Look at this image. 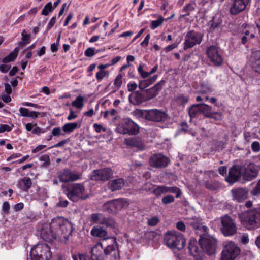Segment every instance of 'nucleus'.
Here are the masks:
<instances>
[{
  "instance_id": "nucleus-64",
  "label": "nucleus",
  "mask_w": 260,
  "mask_h": 260,
  "mask_svg": "<svg viewBox=\"0 0 260 260\" xmlns=\"http://www.w3.org/2000/svg\"><path fill=\"white\" fill-rule=\"evenodd\" d=\"M40 114V113L37 111H30L28 117L32 118L34 119H36L38 116Z\"/></svg>"
},
{
  "instance_id": "nucleus-26",
  "label": "nucleus",
  "mask_w": 260,
  "mask_h": 260,
  "mask_svg": "<svg viewBox=\"0 0 260 260\" xmlns=\"http://www.w3.org/2000/svg\"><path fill=\"white\" fill-rule=\"evenodd\" d=\"M31 185L32 182L30 178L29 177H24L20 179L18 181V187L25 191H27L31 187Z\"/></svg>"
},
{
  "instance_id": "nucleus-32",
  "label": "nucleus",
  "mask_w": 260,
  "mask_h": 260,
  "mask_svg": "<svg viewBox=\"0 0 260 260\" xmlns=\"http://www.w3.org/2000/svg\"><path fill=\"white\" fill-rule=\"evenodd\" d=\"M133 115L138 119H148V110L136 109L133 112Z\"/></svg>"
},
{
  "instance_id": "nucleus-35",
  "label": "nucleus",
  "mask_w": 260,
  "mask_h": 260,
  "mask_svg": "<svg viewBox=\"0 0 260 260\" xmlns=\"http://www.w3.org/2000/svg\"><path fill=\"white\" fill-rule=\"evenodd\" d=\"M200 105L201 113L203 114L206 117L212 116L213 112L211 107L205 104Z\"/></svg>"
},
{
  "instance_id": "nucleus-58",
  "label": "nucleus",
  "mask_w": 260,
  "mask_h": 260,
  "mask_svg": "<svg viewBox=\"0 0 260 260\" xmlns=\"http://www.w3.org/2000/svg\"><path fill=\"white\" fill-rule=\"evenodd\" d=\"M22 40L23 41L25 42L26 43H29V40L30 39V36L29 34H27L25 30H24L22 32Z\"/></svg>"
},
{
  "instance_id": "nucleus-51",
  "label": "nucleus",
  "mask_w": 260,
  "mask_h": 260,
  "mask_svg": "<svg viewBox=\"0 0 260 260\" xmlns=\"http://www.w3.org/2000/svg\"><path fill=\"white\" fill-rule=\"evenodd\" d=\"M19 111L20 112V115L21 116L28 117L29 113L30 112L28 109L21 107L19 108Z\"/></svg>"
},
{
  "instance_id": "nucleus-57",
  "label": "nucleus",
  "mask_w": 260,
  "mask_h": 260,
  "mask_svg": "<svg viewBox=\"0 0 260 260\" xmlns=\"http://www.w3.org/2000/svg\"><path fill=\"white\" fill-rule=\"evenodd\" d=\"M95 54L94 49L93 48H88L85 51V55L88 57H91Z\"/></svg>"
},
{
  "instance_id": "nucleus-36",
  "label": "nucleus",
  "mask_w": 260,
  "mask_h": 260,
  "mask_svg": "<svg viewBox=\"0 0 260 260\" xmlns=\"http://www.w3.org/2000/svg\"><path fill=\"white\" fill-rule=\"evenodd\" d=\"M212 91L211 85L208 83H202L198 91L201 93H207Z\"/></svg>"
},
{
  "instance_id": "nucleus-47",
  "label": "nucleus",
  "mask_w": 260,
  "mask_h": 260,
  "mask_svg": "<svg viewBox=\"0 0 260 260\" xmlns=\"http://www.w3.org/2000/svg\"><path fill=\"white\" fill-rule=\"evenodd\" d=\"M162 203L164 204H168L174 201V198L172 195H167L164 197L162 199Z\"/></svg>"
},
{
  "instance_id": "nucleus-44",
  "label": "nucleus",
  "mask_w": 260,
  "mask_h": 260,
  "mask_svg": "<svg viewBox=\"0 0 260 260\" xmlns=\"http://www.w3.org/2000/svg\"><path fill=\"white\" fill-rule=\"evenodd\" d=\"M167 193H176V197L178 198L181 194V190L177 187L167 186Z\"/></svg>"
},
{
  "instance_id": "nucleus-34",
  "label": "nucleus",
  "mask_w": 260,
  "mask_h": 260,
  "mask_svg": "<svg viewBox=\"0 0 260 260\" xmlns=\"http://www.w3.org/2000/svg\"><path fill=\"white\" fill-rule=\"evenodd\" d=\"M80 127V124H79L77 122L67 123L62 126V130L66 133H71Z\"/></svg>"
},
{
  "instance_id": "nucleus-15",
  "label": "nucleus",
  "mask_w": 260,
  "mask_h": 260,
  "mask_svg": "<svg viewBox=\"0 0 260 260\" xmlns=\"http://www.w3.org/2000/svg\"><path fill=\"white\" fill-rule=\"evenodd\" d=\"M251 0H233L230 9V12L233 15H236L243 12L250 4Z\"/></svg>"
},
{
  "instance_id": "nucleus-61",
  "label": "nucleus",
  "mask_w": 260,
  "mask_h": 260,
  "mask_svg": "<svg viewBox=\"0 0 260 260\" xmlns=\"http://www.w3.org/2000/svg\"><path fill=\"white\" fill-rule=\"evenodd\" d=\"M253 29V27H251L249 28L248 30H246L244 32V36H249V38H253L255 36L254 34L252 33V29Z\"/></svg>"
},
{
  "instance_id": "nucleus-13",
  "label": "nucleus",
  "mask_w": 260,
  "mask_h": 260,
  "mask_svg": "<svg viewBox=\"0 0 260 260\" xmlns=\"http://www.w3.org/2000/svg\"><path fill=\"white\" fill-rule=\"evenodd\" d=\"M170 162L169 158L161 154H155L152 155L149 160L151 166L155 168H165Z\"/></svg>"
},
{
  "instance_id": "nucleus-38",
  "label": "nucleus",
  "mask_w": 260,
  "mask_h": 260,
  "mask_svg": "<svg viewBox=\"0 0 260 260\" xmlns=\"http://www.w3.org/2000/svg\"><path fill=\"white\" fill-rule=\"evenodd\" d=\"M196 4L195 2H191L186 4L183 8L182 11L186 13L185 16H188L191 11H193L195 9Z\"/></svg>"
},
{
  "instance_id": "nucleus-10",
  "label": "nucleus",
  "mask_w": 260,
  "mask_h": 260,
  "mask_svg": "<svg viewBox=\"0 0 260 260\" xmlns=\"http://www.w3.org/2000/svg\"><path fill=\"white\" fill-rule=\"evenodd\" d=\"M221 231L224 236H231L237 232V227L232 218L228 215L221 217Z\"/></svg>"
},
{
  "instance_id": "nucleus-54",
  "label": "nucleus",
  "mask_w": 260,
  "mask_h": 260,
  "mask_svg": "<svg viewBox=\"0 0 260 260\" xmlns=\"http://www.w3.org/2000/svg\"><path fill=\"white\" fill-rule=\"evenodd\" d=\"M13 125L10 126L7 124H2L0 125V133H4L5 131L10 132L12 130Z\"/></svg>"
},
{
  "instance_id": "nucleus-6",
  "label": "nucleus",
  "mask_w": 260,
  "mask_h": 260,
  "mask_svg": "<svg viewBox=\"0 0 260 260\" xmlns=\"http://www.w3.org/2000/svg\"><path fill=\"white\" fill-rule=\"evenodd\" d=\"M199 244L205 252L209 255H211L215 252L217 240L214 237L211 235L204 234L200 236Z\"/></svg>"
},
{
  "instance_id": "nucleus-33",
  "label": "nucleus",
  "mask_w": 260,
  "mask_h": 260,
  "mask_svg": "<svg viewBox=\"0 0 260 260\" xmlns=\"http://www.w3.org/2000/svg\"><path fill=\"white\" fill-rule=\"evenodd\" d=\"M19 51V47H16L15 48V49L13 50V51L11 52L8 56H7L3 58V61H2L3 62L6 63H8L9 62L14 61L16 58V57L18 55Z\"/></svg>"
},
{
  "instance_id": "nucleus-63",
  "label": "nucleus",
  "mask_w": 260,
  "mask_h": 260,
  "mask_svg": "<svg viewBox=\"0 0 260 260\" xmlns=\"http://www.w3.org/2000/svg\"><path fill=\"white\" fill-rule=\"evenodd\" d=\"M46 147V145H39L37 146L35 148L33 149L32 150V152L33 153H36L40 151H41L42 149L45 148Z\"/></svg>"
},
{
  "instance_id": "nucleus-20",
  "label": "nucleus",
  "mask_w": 260,
  "mask_h": 260,
  "mask_svg": "<svg viewBox=\"0 0 260 260\" xmlns=\"http://www.w3.org/2000/svg\"><path fill=\"white\" fill-rule=\"evenodd\" d=\"M242 175V168L238 166H233L229 170V176L226 178V181L232 184L238 181Z\"/></svg>"
},
{
  "instance_id": "nucleus-49",
  "label": "nucleus",
  "mask_w": 260,
  "mask_h": 260,
  "mask_svg": "<svg viewBox=\"0 0 260 260\" xmlns=\"http://www.w3.org/2000/svg\"><path fill=\"white\" fill-rule=\"evenodd\" d=\"M122 76L119 74L115 78L114 81V85L117 88H119L122 83Z\"/></svg>"
},
{
  "instance_id": "nucleus-12",
  "label": "nucleus",
  "mask_w": 260,
  "mask_h": 260,
  "mask_svg": "<svg viewBox=\"0 0 260 260\" xmlns=\"http://www.w3.org/2000/svg\"><path fill=\"white\" fill-rule=\"evenodd\" d=\"M257 170L254 163L249 162L242 168V176L246 181L254 179L257 175Z\"/></svg>"
},
{
  "instance_id": "nucleus-18",
  "label": "nucleus",
  "mask_w": 260,
  "mask_h": 260,
  "mask_svg": "<svg viewBox=\"0 0 260 260\" xmlns=\"http://www.w3.org/2000/svg\"><path fill=\"white\" fill-rule=\"evenodd\" d=\"M167 115L165 113L157 109H151L148 110V120L161 122L167 119Z\"/></svg>"
},
{
  "instance_id": "nucleus-40",
  "label": "nucleus",
  "mask_w": 260,
  "mask_h": 260,
  "mask_svg": "<svg viewBox=\"0 0 260 260\" xmlns=\"http://www.w3.org/2000/svg\"><path fill=\"white\" fill-rule=\"evenodd\" d=\"M153 193L156 196L167 193V186L165 185L158 186L153 190Z\"/></svg>"
},
{
  "instance_id": "nucleus-50",
  "label": "nucleus",
  "mask_w": 260,
  "mask_h": 260,
  "mask_svg": "<svg viewBox=\"0 0 260 260\" xmlns=\"http://www.w3.org/2000/svg\"><path fill=\"white\" fill-rule=\"evenodd\" d=\"M251 194L253 196L260 194V180L258 181L256 186L251 190Z\"/></svg>"
},
{
  "instance_id": "nucleus-3",
  "label": "nucleus",
  "mask_w": 260,
  "mask_h": 260,
  "mask_svg": "<svg viewBox=\"0 0 260 260\" xmlns=\"http://www.w3.org/2000/svg\"><path fill=\"white\" fill-rule=\"evenodd\" d=\"M241 224L247 229L255 230L260 227V210L256 209L248 210L239 214Z\"/></svg>"
},
{
  "instance_id": "nucleus-14",
  "label": "nucleus",
  "mask_w": 260,
  "mask_h": 260,
  "mask_svg": "<svg viewBox=\"0 0 260 260\" xmlns=\"http://www.w3.org/2000/svg\"><path fill=\"white\" fill-rule=\"evenodd\" d=\"M113 171L109 168H104L93 171L91 176V179L95 181H106L112 177Z\"/></svg>"
},
{
  "instance_id": "nucleus-29",
  "label": "nucleus",
  "mask_w": 260,
  "mask_h": 260,
  "mask_svg": "<svg viewBox=\"0 0 260 260\" xmlns=\"http://www.w3.org/2000/svg\"><path fill=\"white\" fill-rule=\"evenodd\" d=\"M92 236L105 239L107 235V232L103 228L99 226L93 227L90 232Z\"/></svg>"
},
{
  "instance_id": "nucleus-22",
  "label": "nucleus",
  "mask_w": 260,
  "mask_h": 260,
  "mask_svg": "<svg viewBox=\"0 0 260 260\" xmlns=\"http://www.w3.org/2000/svg\"><path fill=\"white\" fill-rule=\"evenodd\" d=\"M124 142L127 145L136 147L140 150H143L145 149L143 142L139 137H132L126 139Z\"/></svg>"
},
{
  "instance_id": "nucleus-27",
  "label": "nucleus",
  "mask_w": 260,
  "mask_h": 260,
  "mask_svg": "<svg viewBox=\"0 0 260 260\" xmlns=\"http://www.w3.org/2000/svg\"><path fill=\"white\" fill-rule=\"evenodd\" d=\"M198 242L194 239H191L189 243L188 248L190 254L193 256L199 255L201 251L200 248L198 247Z\"/></svg>"
},
{
  "instance_id": "nucleus-31",
  "label": "nucleus",
  "mask_w": 260,
  "mask_h": 260,
  "mask_svg": "<svg viewBox=\"0 0 260 260\" xmlns=\"http://www.w3.org/2000/svg\"><path fill=\"white\" fill-rule=\"evenodd\" d=\"M124 185V181L123 179H115L111 182L110 184V188L112 191H115L121 189Z\"/></svg>"
},
{
  "instance_id": "nucleus-43",
  "label": "nucleus",
  "mask_w": 260,
  "mask_h": 260,
  "mask_svg": "<svg viewBox=\"0 0 260 260\" xmlns=\"http://www.w3.org/2000/svg\"><path fill=\"white\" fill-rule=\"evenodd\" d=\"M159 218L157 216H152L147 219V224L149 226H155L159 222Z\"/></svg>"
},
{
  "instance_id": "nucleus-9",
  "label": "nucleus",
  "mask_w": 260,
  "mask_h": 260,
  "mask_svg": "<svg viewBox=\"0 0 260 260\" xmlns=\"http://www.w3.org/2000/svg\"><path fill=\"white\" fill-rule=\"evenodd\" d=\"M128 206L126 199H118L107 202L103 205V209L109 213H115L123 208Z\"/></svg>"
},
{
  "instance_id": "nucleus-45",
  "label": "nucleus",
  "mask_w": 260,
  "mask_h": 260,
  "mask_svg": "<svg viewBox=\"0 0 260 260\" xmlns=\"http://www.w3.org/2000/svg\"><path fill=\"white\" fill-rule=\"evenodd\" d=\"M139 131V126L136 123L132 121V123L131 124V126H129V133H128V134L135 135L137 134Z\"/></svg>"
},
{
  "instance_id": "nucleus-52",
  "label": "nucleus",
  "mask_w": 260,
  "mask_h": 260,
  "mask_svg": "<svg viewBox=\"0 0 260 260\" xmlns=\"http://www.w3.org/2000/svg\"><path fill=\"white\" fill-rule=\"evenodd\" d=\"M251 149L254 152H259L260 151V143L258 141L253 142L251 144Z\"/></svg>"
},
{
  "instance_id": "nucleus-5",
  "label": "nucleus",
  "mask_w": 260,
  "mask_h": 260,
  "mask_svg": "<svg viewBox=\"0 0 260 260\" xmlns=\"http://www.w3.org/2000/svg\"><path fill=\"white\" fill-rule=\"evenodd\" d=\"M31 260H48L52 255L50 247L44 243H38L31 248Z\"/></svg>"
},
{
  "instance_id": "nucleus-2",
  "label": "nucleus",
  "mask_w": 260,
  "mask_h": 260,
  "mask_svg": "<svg viewBox=\"0 0 260 260\" xmlns=\"http://www.w3.org/2000/svg\"><path fill=\"white\" fill-rule=\"evenodd\" d=\"M92 260H119L118 250L114 244L103 247L102 243H98L94 245L91 251Z\"/></svg>"
},
{
  "instance_id": "nucleus-4",
  "label": "nucleus",
  "mask_w": 260,
  "mask_h": 260,
  "mask_svg": "<svg viewBox=\"0 0 260 260\" xmlns=\"http://www.w3.org/2000/svg\"><path fill=\"white\" fill-rule=\"evenodd\" d=\"M165 241L170 248L182 249L185 245V240L182 234L176 231H169L165 234Z\"/></svg>"
},
{
  "instance_id": "nucleus-19",
  "label": "nucleus",
  "mask_w": 260,
  "mask_h": 260,
  "mask_svg": "<svg viewBox=\"0 0 260 260\" xmlns=\"http://www.w3.org/2000/svg\"><path fill=\"white\" fill-rule=\"evenodd\" d=\"M91 221L105 225L107 227H112L115 225V222L111 219L104 217L101 214H93L91 216Z\"/></svg>"
},
{
  "instance_id": "nucleus-37",
  "label": "nucleus",
  "mask_w": 260,
  "mask_h": 260,
  "mask_svg": "<svg viewBox=\"0 0 260 260\" xmlns=\"http://www.w3.org/2000/svg\"><path fill=\"white\" fill-rule=\"evenodd\" d=\"M200 113L201 110L200 104L193 105L188 109V114L191 117Z\"/></svg>"
},
{
  "instance_id": "nucleus-41",
  "label": "nucleus",
  "mask_w": 260,
  "mask_h": 260,
  "mask_svg": "<svg viewBox=\"0 0 260 260\" xmlns=\"http://www.w3.org/2000/svg\"><path fill=\"white\" fill-rule=\"evenodd\" d=\"M188 101V96L183 94L178 95L176 99L177 104L179 105H184L187 103Z\"/></svg>"
},
{
  "instance_id": "nucleus-7",
  "label": "nucleus",
  "mask_w": 260,
  "mask_h": 260,
  "mask_svg": "<svg viewBox=\"0 0 260 260\" xmlns=\"http://www.w3.org/2000/svg\"><path fill=\"white\" fill-rule=\"evenodd\" d=\"M240 253L239 247L234 242H227L221 252L220 260H235Z\"/></svg>"
},
{
  "instance_id": "nucleus-46",
  "label": "nucleus",
  "mask_w": 260,
  "mask_h": 260,
  "mask_svg": "<svg viewBox=\"0 0 260 260\" xmlns=\"http://www.w3.org/2000/svg\"><path fill=\"white\" fill-rule=\"evenodd\" d=\"M52 4L51 2L48 3L44 7L42 11V14L47 15L50 12L52 11Z\"/></svg>"
},
{
  "instance_id": "nucleus-17",
  "label": "nucleus",
  "mask_w": 260,
  "mask_h": 260,
  "mask_svg": "<svg viewBox=\"0 0 260 260\" xmlns=\"http://www.w3.org/2000/svg\"><path fill=\"white\" fill-rule=\"evenodd\" d=\"M58 178L60 182H68L80 179L81 175L79 174L72 172L68 169H64L59 172Z\"/></svg>"
},
{
  "instance_id": "nucleus-48",
  "label": "nucleus",
  "mask_w": 260,
  "mask_h": 260,
  "mask_svg": "<svg viewBox=\"0 0 260 260\" xmlns=\"http://www.w3.org/2000/svg\"><path fill=\"white\" fill-rule=\"evenodd\" d=\"M144 66V64H140L138 68V71L142 78H146L148 77V74L147 72L143 71V68Z\"/></svg>"
},
{
  "instance_id": "nucleus-62",
  "label": "nucleus",
  "mask_w": 260,
  "mask_h": 260,
  "mask_svg": "<svg viewBox=\"0 0 260 260\" xmlns=\"http://www.w3.org/2000/svg\"><path fill=\"white\" fill-rule=\"evenodd\" d=\"M10 209V205L7 201H5L2 206V210L3 211L6 213H8L9 212V210Z\"/></svg>"
},
{
  "instance_id": "nucleus-25",
  "label": "nucleus",
  "mask_w": 260,
  "mask_h": 260,
  "mask_svg": "<svg viewBox=\"0 0 260 260\" xmlns=\"http://www.w3.org/2000/svg\"><path fill=\"white\" fill-rule=\"evenodd\" d=\"M252 62L254 71L260 74V50L253 52Z\"/></svg>"
},
{
  "instance_id": "nucleus-1",
  "label": "nucleus",
  "mask_w": 260,
  "mask_h": 260,
  "mask_svg": "<svg viewBox=\"0 0 260 260\" xmlns=\"http://www.w3.org/2000/svg\"><path fill=\"white\" fill-rule=\"evenodd\" d=\"M72 231L71 222L62 217H57L52 219L50 224L43 225L40 235L44 240L49 241L61 236L67 239Z\"/></svg>"
},
{
  "instance_id": "nucleus-53",
  "label": "nucleus",
  "mask_w": 260,
  "mask_h": 260,
  "mask_svg": "<svg viewBox=\"0 0 260 260\" xmlns=\"http://www.w3.org/2000/svg\"><path fill=\"white\" fill-rule=\"evenodd\" d=\"M163 19L153 21L151 23V28L154 29L158 27L162 23Z\"/></svg>"
},
{
  "instance_id": "nucleus-55",
  "label": "nucleus",
  "mask_w": 260,
  "mask_h": 260,
  "mask_svg": "<svg viewBox=\"0 0 260 260\" xmlns=\"http://www.w3.org/2000/svg\"><path fill=\"white\" fill-rule=\"evenodd\" d=\"M74 259V260H92L91 257H90L89 256L83 254L75 256Z\"/></svg>"
},
{
  "instance_id": "nucleus-21",
  "label": "nucleus",
  "mask_w": 260,
  "mask_h": 260,
  "mask_svg": "<svg viewBox=\"0 0 260 260\" xmlns=\"http://www.w3.org/2000/svg\"><path fill=\"white\" fill-rule=\"evenodd\" d=\"M231 193L233 200L241 202L247 198L248 191L242 188H234L231 190Z\"/></svg>"
},
{
  "instance_id": "nucleus-39",
  "label": "nucleus",
  "mask_w": 260,
  "mask_h": 260,
  "mask_svg": "<svg viewBox=\"0 0 260 260\" xmlns=\"http://www.w3.org/2000/svg\"><path fill=\"white\" fill-rule=\"evenodd\" d=\"M73 106L77 109H81L84 106V98L82 96H77L76 99L72 102Z\"/></svg>"
},
{
  "instance_id": "nucleus-59",
  "label": "nucleus",
  "mask_w": 260,
  "mask_h": 260,
  "mask_svg": "<svg viewBox=\"0 0 260 260\" xmlns=\"http://www.w3.org/2000/svg\"><path fill=\"white\" fill-rule=\"evenodd\" d=\"M77 115L73 111L72 109H70V113L67 117V119L69 121L75 119L77 117Z\"/></svg>"
},
{
  "instance_id": "nucleus-8",
  "label": "nucleus",
  "mask_w": 260,
  "mask_h": 260,
  "mask_svg": "<svg viewBox=\"0 0 260 260\" xmlns=\"http://www.w3.org/2000/svg\"><path fill=\"white\" fill-rule=\"evenodd\" d=\"M68 197L74 202L85 200L88 196L85 193L84 186L80 183H74L68 189Z\"/></svg>"
},
{
  "instance_id": "nucleus-28",
  "label": "nucleus",
  "mask_w": 260,
  "mask_h": 260,
  "mask_svg": "<svg viewBox=\"0 0 260 260\" xmlns=\"http://www.w3.org/2000/svg\"><path fill=\"white\" fill-rule=\"evenodd\" d=\"M129 100L130 102L134 105H139L144 100L142 95L138 91L131 94L129 96Z\"/></svg>"
},
{
  "instance_id": "nucleus-16",
  "label": "nucleus",
  "mask_w": 260,
  "mask_h": 260,
  "mask_svg": "<svg viewBox=\"0 0 260 260\" xmlns=\"http://www.w3.org/2000/svg\"><path fill=\"white\" fill-rule=\"evenodd\" d=\"M207 55L210 61L216 66H220L223 62V58L216 46H212L207 50Z\"/></svg>"
},
{
  "instance_id": "nucleus-30",
  "label": "nucleus",
  "mask_w": 260,
  "mask_h": 260,
  "mask_svg": "<svg viewBox=\"0 0 260 260\" xmlns=\"http://www.w3.org/2000/svg\"><path fill=\"white\" fill-rule=\"evenodd\" d=\"M157 75H154L147 79L140 80L139 82V88L143 90L152 84L157 79Z\"/></svg>"
},
{
  "instance_id": "nucleus-24",
  "label": "nucleus",
  "mask_w": 260,
  "mask_h": 260,
  "mask_svg": "<svg viewBox=\"0 0 260 260\" xmlns=\"http://www.w3.org/2000/svg\"><path fill=\"white\" fill-rule=\"evenodd\" d=\"M165 82L160 81L158 82L154 86L147 90V96L149 99H152L156 96L159 91L162 88Z\"/></svg>"
},
{
  "instance_id": "nucleus-42",
  "label": "nucleus",
  "mask_w": 260,
  "mask_h": 260,
  "mask_svg": "<svg viewBox=\"0 0 260 260\" xmlns=\"http://www.w3.org/2000/svg\"><path fill=\"white\" fill-rule=\"evenodd\" d=\"M108 76V72L106 71H99L95 75V78L98 82L101 81L104 78Z\"/></svg>"
},
{
  "instance_id": "nucleus-11",
  "label": "nucleus",
  "mask_w": 260,
  "mask_h": 260,
  "mask_svg": "<svg viewBox=\"0 0 260 260\" xmlns=\"http://www.w3.org/2000/svg\"><path fill=\"white\" fill-rule=\"evenodd\" d=\"M202 40V36L201 34L191 31L188 32L185 37V41L183 43L184 50L192 48L196 44H199Z\"/></svg>"
},
{
  "instance_id": "nucleus-23",
  "label": "nucleus",
  "mask_w": 260,
  "mask_h": 260,
  "mask_svg": "<svg viewBox=\"0 0 260 260\" xmlns=\"http://www.w3.org/2000/svg\"><path fill=\"white\" fill-rule=\"evenodd\" d=\"M132 121L130 119L127 118L122 120L117 126V131L120 134H128Z\"/></svg>"
},
{
  "instance_id": "nucleus-56",
  "label": "nucleus",
  "mask_w": 260,
  "mask_h": 260,
  "mask_svg": "<svg viewBox=\"0 0 260 260\" xmlns=\"http://www.w3.org/2000/svg\"><path fill=\"white\" fill-rule=\"evenodd\" d=\"M45 131L37 126V123L36 124L35 126H34V129L32 131V133L34 134H36L37 135H40L41 134L44 133Z\"/></svg>"
},
{
  "instance_id": "nucleus-60",
  "label": "nucleus",
  "mask_w": 260,
  "mask_h": 260,
  "mask_svg": "<svg viewBox=\"0 0 260 260\" xmlns=\"http://www.w3.org/2000/svg\"><path fill=\"white\" fill-rule=\"evenodd\" d=\"M137 84L134 82H129L127 84V88L129 91H134L137 88Z\"/></svg>"
}]
</instances>
